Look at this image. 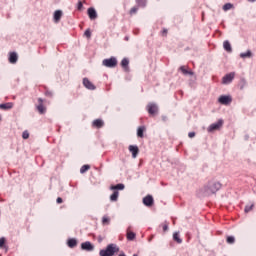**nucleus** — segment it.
<instances>
[{
  "mask_svg": "<svg viewBox=\"0 0 256 256\" xmlns=\"http://www.w3.org/2000/svg\"><path fill=\"white\" fill-rule=\"evenodd\" d=\"M115 253H119V247L117 244H109L106 249H102L99 252L100 256H114Z\"/></svg>",
  "mask_w": 256,
  "mask_h": 256,
  "instance_id": "2",
  "label": "nucleus"
},
{
  "mask_svg": "<svg viewBox=\"0 0 256 256\" xmlns=\"http://www.w3.org/2000/svg\"><path fill=\"white\" fill-rule=\"evenodd\" d=\"M221 189V184L217 180H211L206 183L198 192L199 197H209L215 195Z\"/></svg>",
  "mask_w": 256,
  "mask_h": 256,
  "instance_id": "1",
  "label": "nucleus"
},
{
  "mask_svg": "<svg viewBox=\"0 0 256 256\" xmlns=\"http://www.w3.org/2000/svg\"><path fill=\"white\" fill-rule=\"evenodd\" d=\"M23 139H27L29 137V132L28 131H24L22 134Z\"/></svg>",
  "mask_w": 256,
  "mask_h": 256,
  "instance_id": "38",
  "label": "nucleus"
},
{
  "mask_svg": "<svg viewBox=\"0 0 256 256\" xmlns=\"http://www.w3.org/2000/svg\"><path fill=\"white\" fill-rule=\"evenodd\" d=\"M250 3H254V1H256V0H248Z\"/></svg>",
  "mask_w": 256,
  "mask_h": 256,
  "instance_id": "44",
  "label": "nucleus"
},
{
  "mask_svg": "<svg viewBox=\"0 0 256 256\" xmlns=\"http://www.w3.org/2000/svg\"><path fill=\"white\" fill-rule=\"evenodd\" d=\"M0 109H2L4 111H9V109H13V102L0 104Z\"/></svg>",
  "mask_w": 256,
  "mask_h": 256,
  "instance_id": "16",
  "label": "nucleus"
},
{
  "mask_svg": "<svg viewBox=\"0 0 256 256\" xmlns=\"http://www.w3.org/2000/svg\"><path fill=\"white\" fill-rule=\"evenodd\" d=\"M5 247V238H0V249H3Z\"/></svg>",
  "mask_w": 256,
  "mask_h": 256,
  "instance_id": "36",
  "label": "nucleus"
},
{
  "mask_svg": "<svg viewBox=\"0 0 256 256\" xmlns=\"http://www.w3.org/2000/svg\"><path fill=\"white\" fill-rule=\"evenodd\" d=\"M119 199V191H114L113 194L110 196L111 201H117Z\"/></svg>",
  "mask_w": 256,
  "mask_h": 256,
  "instance_id": "27",
  "label": "nucleus"
},
{
  "mask_svg": "<svg viewBox=\"0 0 256 256\" xmlns=\"http://www.w3.org/2000/svg\"><path fill=\"white\" fill-rule=\"evenodd\" d=\"M18 59H19V56H17V53H15V52L10 53L9 63L15 64V63H17Z\"/></svg>",
  "mask_w": 256,
  "mask_h": 256,
  "instance_id": "15",
  "label": "nucleus"
},
{
  "mask_svg": "<svg viewBox=\"0 0 256 256\" xmlns=\"http://www.w3.org/2000/svg\"><path fill=\"white\" fill-rule=\"evenodd\" d=\"M38 103L39 105L37 106V110L40 113V115H43V113H45L46 111L45 106H43V99L38 98Z\"/></svg>",
  "mask_w": 256,
  "mask_h": 256,
  "instance_id": "13",
  "label": "nucleus"
},
{
  "mask_svg": "<svg viewBox=\"0 0 256 256\" xmlns=\"http://www.w3.org/2000/svg\"><path fill=\"white\" fill-rule=\"evenodd\" d=\"M136 235H135V232H131L129 231V228L127 230V239L128 241H133V239H135Z\"/></svg>",
  "mask_w": 256,
  "mask_h": 256,
  "instance_id": "23",
  "label": "nucleus"
},
{
  "mask_svg": "<svg viewBox=\"0 0 256 256\" xmlns=\"http://www.w3.org/2000/svg\"><path fill=\"white\" fill-rule=\"evenodd\" d=\"M233 79H235V72L226 74L223 78H222V83L224 85H229V83H231V81H233Z\"/></svg>",
  "mask_w": 256,
  "mask_h": 256,
  "instance_id": "5",
  "label": "nucleus"
},
{
  "mask_svg": "<svg viewBox=\"0 0 256 256\" xmlns=\"http://www.w3.org/2000/svg\"><path fill=\"white\" fill-rule=\"evenodd\" d=\"M180 71H182V73H183L184 75H193V72L186 70V69H185V66H181V67H180Z\"/></svg>",
  "mask_w": 256,
  "mask_h": 256,
  "instance_id": "28",
  "label": "nucleus"
},
{
  "mask_svg": "<svg viewBox=\"0 0 256 256\" xmlns=\"http://www.w3.org/2000/svg\"><path fill=\"white\" fill-rule=\"evenodd\" d=\"M103 125H105V122H103L101 119H96L93 121V127H96L97 129H101Z\"/></svg>",
  "mask_w": 256,
  "mask_h": 256,
  "instance_id": "17",
  "label": "nucleus"
},
{
  "mask_svg": "<svg viewBox=\"0 0 256 256\" xmlns=\"http://www.w3.org/2000/svg\"><path fill=\"white\" fill-rule=\"evenodd\" d=\"M252 55H253V53H251V50H248L246 53H241L240 54V57L242 58V59H246L247 57L249 58V57H252Z\"/></svg>",
  "mask_w": 256,
  "mask_h": 256,
  "instance_id": "25",
  "label": "nucleus"
},
{
  "mask_svg": "<svg viewBox=\"0 0 256 256\" xmlns=\"http://www.w3.org/2000/svg\"><path fill=\"white\" fill-rule=\"evenodd\" d=\"M173 239L174 241H176V243H179V244L183 243V240L179 237V232H175L173 234Z\"/></svg>",
  "mask_w": 256,
  "mask_h": 256,
  "instance_id": "24",
  "label": "nucleus"
},
{
  "mask_svg": "<svg viewBox=\"0 0 256 256\" xmlns=\"http://www.w3.org/2000/svg\"><path fill=\"white\" fill-rule=\"evenodd\" d=\"M85 37H87L88 39H91V30L87 29L84 33Z\"/></svg>",
  "mask_w": 256,
  "mask_h": 256,
  "instance_id": "35",
  "label": "nucleus"
},
{
  "mask_svg": "<svg viewBox=\"0 0 256 256\" xmlns=\"http://www.w3.org/2000/svg\"><path fill=\"white\" fill-rule=\"evenodd\" d=\"M137 11H139V7L135 6V7L131 8L130 15H135V13H137Z\"/></svg>",
  "mask_w": 256,
  "mask_h": 256,
  "instance_id": "33",
  "label": "nucleus"
},
{
  "mask_svg": "<svg viewBox=\"0 0 256 256\" xmlns=\"http://www.w3.org/2000/svg\"><path fill=\"white\" fill-rule=\"evenodd\" d=\"M63 17V11L61 10H56L54 12V21L55 23H59L61 21V18Z\"/></svg>",
  "mask_w": 256,
  "mask_h": 256,
  "instance_id": "14",
  "label": "nucleus"
},
{
  "mask_svg": "<svg viewBox=\"0 0 256 256\" xmlns=\"http://www.w3.org/2000/svg\"><path fill=\"white\" fill-rule=\"evenodd\" d=\"M167 29H163V31H162V35H164V36H167Z\"/></svg>",
  "mask_w": 256,
  "mask_h": 256,
  "instance_id": "42",
  "label": "nucleus"
},
{
  "mask_svg": "<svg viewBox=\"0 0 256 256\" xmlns=\"http://www.w3.org/2000/svg\"><path fill=\"white\" fill-rule=\"evenodd\" d=\"M147 109L150 115H157V112L159 111V108L156 106L155 103H149L147 105Z\"/></svg>",
  "mask_w": 256,
  "mask_h": 256,
  "instance_id": "6",
  "label": "nucleus"
},
{
  "mask_svg": "<svg viewBox=\"0 0 256 256\" xmlns=\"http://www.w3.org/2000/svg\"><path fill=\"white\" fill-rule=\"evenodd\" d=\"M102 65H104V67H108L110 69H113V67H117V58L111 57L109 59H104L102 61Z\"/></svg>",
  "mask_w": 256,
  "mask_h": 256,
  "instance_id": "3",
  "label": "nucleus"
},
{
  "mask_svg": "<svg viewBox=\"0 0 256 256\" xmlns=\"http://www.w3.org/2000/svg\"><path fill=\"white\" fill-rule=\"evenodd\" d=\"M227 243H229L230 245H233V243H235V237L228 236L227 237Z\"/></svg>",
  "mask_w": 256,
  "mask_h": 256,
  "instance_id": "32",
  "label": "nucleus"
},
{
  "mask_svg": "<svg viewBox=\"0 0 256 256\" xmlns=\"http://www.w3.org/2000/svg\"><path fill=\"white\" fill-rule=\"evenodd\" d=\"M88 17L91 19V21H95V19H97V11L95 8L88 9Z\"/></svg>",
  "mask_w": 256,
  "mask_h": 256,
  "instance_id": "12",
  "label": "nucleus"
},
{
  "mask_svg": "<svg viewBox=\"0 0 256 256\" xmlns=\"http://www.w3.org/2000/svg\"><path fill=\"white\" fill-rule=\"evenodd\" d=\"M145 126H140L137 130V135L138 137H140L141 139H143V133H145Z\"/></svg>",
  "mask_w": 256,
  "mask_h": 256,
  "instance_id": "22",
  "label": "nucleus"
},
{
  "mask_svg": "<svg viewBox=\"0 0 256 256\" xmlns=\"http://www.w3.org/2000/svg\"><path fill=\"white\" fill-rule=\"evenodd\" d=\"M133 256H137V254H133Z\"/></svg>",
  "mask_w": 256,
  "mask_h": 256,
  "instance_id": "45",
  "label": "nucleus"
},
{
  "mask_svg": "<svg viewBox=\"0 0 256 256\" xmlns=\"http://www.w3.org/2000/svg\"><path fill=\"white\" fill-rule=\"evenodd\" d=\"M110 189L111 191H123V189H125V185L117 184V185L111 186Z\"/></svg>",
  "mask_w": 256,
  "mask_h": 256,
  "instance_id": "19",
  "label": "nucleus"
},
{
  "mask_svg": "<svg viewBox=\"0 0 256 256\" xmlns=\"http://www.w3.org/2000/svg\"><path fill=\"white\" fill-rule=\"evenodd\" d=\"M218 101L219 103H221V105H229L232 99H231V96H220Z\"/></svg>",
  "mask_w": 256,
  "mask_h": 256,
  "instance_id": "9",
  "label": "nucleus"
},
{
  "mask_svg": "<svg viewBox=\"0 0 256 256\" xmlns=\"http://www.w3.org/2000/svg\"><path fill=\"white\" fill-rule=\"evenodd\" d=\"M78 11H83V2L79 1L77 5Z\"/></svg>",
  "mask_w": 256,
  "mask_h": 256,
  "instance_id": "37",
  "label": "nucleus"
},
{
  "mask_svg": "<svg viewBox=\"0 0 256 256\" xmlns=\"http://www.w3.org/2000/svg\"><path fill=\"white\" fill-rule=\"evenodd\" d=\"M56 202H57L58 204H61V203H63V198H61V197H58V198H57V200H56Z\"/></svg>",
  "mask_w": 256,
  "mask_h": 256,
  "instance_id": "40",
  "label": "nucleus"
},
{
  "mask_svg": "<svg viewBox=\"0 0 256 256\" xmlns=\"http://www.w3.org/2000/svg\"><path fill=\"white\" fill-rule=\"evenodd\" d=\"M223 47L225 51H227L228 53H231L233 51V48L231 47V43H229L228 40L224 41Z\"/></svg>",
  "mask_w": 256,
  "mask_h": 256,
  "instance_id": "20",
  "label": "nucleus"
},
{
  "mask_svg": "<svg viewBox=\"0 0 256 256\" xmlns=\"http://www.w3.org/2000/svg\"><path fill=\"white\" fill-rule=\"evenodd\" d=\"M254 207H255V204H251L250 206L247 205L244 209L245 213H249V211H252Z\"/></svg>",
  "mask_w": 256,
  "mask_h": 256,
  "instance_id": "31",
  "label": "nucleus"
},
{
  "mask_svg": "<svg viewBox=\"0 0 256 256\" xmlns=\"http://www.w3.org/2000/svg\"><path fill=\"white\" fill-rule=\"evenodd\" d=\"M83 85L86 87V89H90V91H95V85L89 79L84 78L83 79Z\"/></svg>",
  "mask_w": 256,
  "mask_h": 256,
  "instance_id": "11",
  "label": "nucleus"
},
{
  "mask_svg": "<svg viewBox=\"0 0 256 256\" xmlns=\"http://www.w3.org/2000/svg\"><path fill=\"white\" fill-rule=\"evenodd\" d=\"M153 203H155V200H153V196L147 195L146 197L143 198V204L146 207H153Z\"/></svg>",
  "mask_w": 256,
  "mask_h": 256,
  "instance_id": "7",
  "label": "nucleus"
},
{
  "mask_svg": "<svg viewBox=\"0 0 256 256\" xmlns=\"http://www.w3.org/2000/svg\"><path fill=\"white\" fill-rule=\"evenodd\" d=\"M138 7H145L147 5V0H136Z\"/></svg>",
  "mask_w": 256,
  "mask_h": 256,
  "instance_id": "29",
  "label": "nucleus"
},
{
  "mask_svg": "<svg viewBox=\"0 0 256 256\" xmlns=\"http://www.w3.org/2000/svg\"><path fill=\"white\" fill-rule=\"evenodd\" d=\"M81 249H83V251H93V249H95V246H93L91 242L86 241L81 244Z\"/></svg>",
  "mask_w": 256,
  "mask_h": 256,
  "instance_id": "8",
  "label": "nucleus"
},
{
  "mask_svg": "<svg viewBox=\"0 0 256 256\" xmlns=\"http://www.w3.org/2000/svg\"><path fill=\"white\" fill-rule=\"evenodd\" d=\"M230 9H233V4H231V3H226L223 6V11H229Z\"/></svg>",
  "mask_w": 256,
  "mask_h": 256,
  "instance_id": "30",
  "label": "nucleus"
},
{
  "mask_svg": "<svg viewBox=\"0 0 256 256\" xmlns=\"http://www.w3.org/2000/svg\"><path fill=\"white\" fill-rule=\"evenodd\" d=\"M68 247H70V249H73L74 247H77V240L76 239H69L68 240Z\"/></svg>",
  "mask_w": 256,
  "mask_h": 256,
  "instance_id": "21",
  "label": "nucleus"
},
{
  "mask_svg": "<svg viewBox=\"0 0 256 256\" xmlns=\"http://www.w3.org/2000/svg\"><path fill=\"white\" fill-rule=\"evenodd\" d=\"M220 127H223V120H218L217 123L211 124L208 127V133H213V131H219Z\"/></svg>",
  "mask_w": 256,
  "mask_h": 256,
  "instance_id": "4",
  "label": "nucleus"
},
{
  "mask_svg": "<svg viewBox=\"0 0 256 256\" xmlns=\"http://www.w3.org/2000/svg\"><path fill=\"white\" fill-rule=\"evenodd\" d=\"M109 221H110V219L107 216H104L102 219L103 225H109Z\"/></svg>",
  "mask_w": 256,
  "mask_h": 256,
  "instance_id": "34",
  "label": "nucleus"
},
{
  "mask_svg": "<svg viewBox=\"0 0 256 256\" xmlns=\"http://www.w3.org/2000/svg\"><path fill=\"white\" fill-rule=\"evenodd\" d=\"M119 256H126V255H125V253L122 252L119 254Z\"/></svg>",
  "mask_w": 256,
  "mask_h": 256,
  "instance_id": "43",
  "label": "nucleus"
},
{
  "mask_svg": "<svg viewBox=\"0 0 256 256\" xmlns=\"http://www.w3.org/2000/svg\"><path fill=\"white\" fill-rule=\"evenodd\" d=\"M128 149H129L130 153H132L133 159H136L137 155H139V147H137L135 145H130Z\"/></svg>",
  "mask_w": 256,
  "mask_h": 256,
  "instance_id": "10",
  "label": "nucleus"
},
{
  "mask_svg": "<svg viewBox=\"0 0 256 256\" xmlns=\"http://www.w3.org/2000/svg\"><path fill=\"white\" fill-rule=\"evenodd\" d=\"M91 169V166L86 164V165H83L80 169V173H87V171H89Z\"/></svg>",
  "mask_w": 256,
  "mask_h": 256,
  "instance_id": "26",
  "label": "nucleus"
},
{
  "mask_svg": "<svg viewBox=\"0 0 256 256\" xmlns=\"http://www.w3.org/2000/svg\"><path fill=\"white\" fill-rule=\"evenodd\" d=\"M188 137H190V139H193V137H195V132H190L188 134Z\"/></svg>",
  "mask_w": 256,
  "mask_h": 256,
  "instance_id": "39",
  "label": "nucleus"
},
{
  "mask_svg": "<svg viewBox=\"0 0 256 256\" xmlns=\"http://www.w3.org/2000/svg\"><path fill=\"white\" fill-rule=\"evenodd\" d=\"M121 67L124 68V71H129V59L123 58L121 61Z\"/></svg>",
  "mask_w": 256,
  "mask_h": 256,
  "instance_id": "18",
  "label": "nucleus"
},
{
  "mask_svg": "<svg viewBox=\"0 0 256 256\" xmlns=\"http://www.w3.org/2000/svg\"><path fill=\"white\" fill-rule=\"evenodd\" d=\"M163 231H169V225L165 224V225L163 226Z\"/></svg>",
  "mask_w": 256,
  "mask_h": 256,
  "instance_id": "41",
  "label": "nucleus"
}]
</instances>
